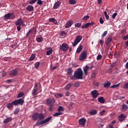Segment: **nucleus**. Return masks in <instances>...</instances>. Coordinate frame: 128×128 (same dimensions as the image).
Wrapping results in <instances>:
<instances>
[{"instance_id":"1","label":"nucleus","mask_w":128,"mask_h":128,"mask_svg":"<svg viewBox=\"0 0 128 128\" xmlns=\"http://www.w3.org/2000/svg\"><path fill=\"white\" fill-rule=\"evenodd\" d=\"M84 76V72L80 68H78L75 72L73 76H70V78L72 80H82Z\"/></svg>"},{"instance_id":"2","label":"nucleus","mask_w":128,"mask_h":128,"mask_svg":"<svg viewBox=\"0 0 128 128\" xmlns=\"http://www.w3.org/2000/svg\"><path fill=\"white\" fill-rule=\"evenodd\" d=\"M68 48H70L68 44H66V43H63L62 45H60L59 50L66 52L68 50Z\"/></svg>"},{"instance_id":"3","label":"nucleus","mask_w":128,"mask_h":128,"mask_svg":"<svg viewBox=\"0 0 128 128\" xmlns=\"http://www.w3.org/2000/svg\"><path fill=\"white\" fill-rule=\"evenodd\" d=\"M86 58H88V52L86 50H84L80 54L79 60L84 62V60H86Z\"/></svg>"},{"instance_id":"4","label":"nucleus","mask_w":128,"mask_h":128,"mask_svg":"<svg viewBox=\"0 0 128 128\" xmlns=\"http://www.w3.org/2000/svg\"><path fill=\"white\" fill-rule=\"evenodd\" d=\"M52 117L50 116L46 118V119L40 121V122H38L36 124V126H40V124H46L47 122H49L50 120H52Z\"/></svg>"},{"instance_id":"5","label":"nucleus","mask_w":128,"mask_h":128,"mask_svg":"<svg viewBox=\"0 0 128 128\" xmlns=\"http://www.w3.org/2000/svg\"><path fill=\"white\" fill-rule=\"evenodd\" d=\"M13 104H14V106H18L20 104V106H22L24 104V100L22 98H20L18 100H16L14 101H13Z\"/></svg>"},{"instance_id":"6","label":"nucleus","mask_w":128,"mask_h":128,"mask_svg":"<svg viewBox=\"0 0 128 128\" xmlns=\"http://www.w3.org/2000/svg\"><path fill=\"white\" fill-rule=\"evenodd\" d=\"M82 40V36L80 35L76 37L74 42L72 43L73 46H76V44H78V42H80V40Z\"/></svg>"},{"instance_id":"7","label":"nucleus","mask_w":128,"mask_h":128,"mask_svg":"<svg viewBox=\"0 0 128 128\" xmlns=\"http://www.w3.org/2000/svg\"><path fill=\"white\" fill-rule=\"evenodd\" d=\"M18 74V68H16L10 70L9 72V74L10 76H16Z\"/></svg>"},{"instance_id":"8","label":"nucleus","mask_w":128,"mask_h":128,"mask_svg":"<svg viewBox=\"0 0 128 128\" xmlns=\"http://www.w3.org/2000/svg\"><path fill=\"white\" fill-rule=\"evenodd\" d=\"M4 18L5 20H12V18H14V15L12 13H8L4 15Z\"/></svg>"},{"instance_id":"9","label":"nucleus","mask_w":128,"mask_h":128,"mask_svg":"<svg viewBox=\"0 0 128 128\" xmlns=\"http://www.w3.org/2000/svg\"><path fill=\"white\" fill-rule=\"evenodd\" d=\"M91 95L92 96V98H96L98 96H100V93L96 90H94L91 92Z\"/></svg>"},{"instance_id":"10","label":"nucleus","mask_w":128,"mask_h":128,"mask_svg":"<svg viewBox=\"0 0 128 128\" xmlns=\"http://www.w3.org/2000/svg\"><path fill=\"white\" fill-rule=\"evenodd\" d=\"M94 22H88L82 26L81 28H88L90 26H94Z\"/></svg>"},{"instance_id":"11","label":"nucleus","mask_w":128,"mask_h":128,"mask_svg":"<svg viewBox=\"0 0 128 128\" xmlns=\"http://www.w3.org/2000/svg\"><path fill=\"white\" fill-rule=\"evenodd\" d=\"M126 118V116L124 114H122L118 116V120L119 122H124Z\"/></svg>"},{"instance_id":"12","label":"nucleus","mask_w":128,"mask_h":128,"mask_svg":"<svg viewBox=\"0 0 128 128\" xmlns=\"http://www.w3.org/2000/svg\"><path fill=\"white\" fill-rule=\"evenodd\" d=\"M86 120L84 118H81L78 120V123L80 126H85L86 123Z\"/></svg>"},{"instance_id":"13","label":"nucleus","mask_w":128,"mask_h":128,"mask_svg":"<svg viewBox=\"0 0 128 128\" xmlns=\"http://www.w3.org/2000/svg\"><path fill=\"white\" fill-rule=\"evenodd\" d=\"M72 24H74V21L72 20L68 21L65 25L66 28H70V26H72Z\"/></svg>"},{"instance_id":"14","label":"nucleus","mask_w":128,"mask_h":128,"mask_svg":"<svg viewBox=\"0 0 128 128\" xmlns=\"http://www.w3.org/2000/svg\"><path fill=\"white\" fill-rule=\"evenodd\" d=\"M15 24L16 26H22V24H24V21L22 20V19H18L17 21L16 22Z\"/></svg>"},{"instance_id":"15","label":"nucleus","mask_w":128,"mask_h":128,"mask_svg":"<svg viewBox=\"0 0 128 128\" xmlns=\"http://www.w3.org/2000/svg\"><path fill=\"white\" fill-rule=\"evenodd\" d=\"M56 100H54V98H48L46 100V103L48 104H52L54 102H55Z\"/></svg>"},{"instance_id":"16","label":"nucleus","mask_w":128,"mask_h":128,"mask_svg":"<svg viewBox=\"0 0 128 128\" xmlns=\"http://www.w3.org/2000/svg\"><path fill=\"white\" fill-rule=\"evenodd\" d=\"M84 72V74L86 76H88V70H90V67L88 66H86L83 68Z\"/></svg>"},{"instance_id":"17","label":"nucleus","mask_w":128,"mask_h":128,"mask_svg":"<svg viewBox=\"0 0 128 128\" xmlns=\"http://www.w3.org/2000/svg\"><path fill=\"white\" fill-rule=\"evenodd\" d=\"M13 120L14 119L12 118V117H8L3 122L4 124H8V122H12Z\"/></svg>"},{"instance_id":"18","label":"nucleus","mask_w":128,"mask_h":128,"mask_svg":"<svg viewBox=\"0 0 128 128\" xmlns=\"http://www.w3.org/2000/svg\"><path fill=\"white\" fill-rule=\"evenodd\" d=\"M14 101L12 102H9L6 105V108H8V110H10V108H14Z\"/></svg>"},{"instance_id":"19","label":"nucleus","mask_w":128,"mask_h":128,"mask_svg":"<svg viewBox=\"0 0 128 128\" xmlns=\"http://www.w3.org/2000/svg\"><path fill=\"white\" fill-rule=\"evenodd\" d=\"M60 2L58 1L56 2L54 4V6H53L54 10H56L57 8H60Z\"/></svg>"},{"instance_id":"20","label":"nucleus","mask_w":128,"mask_h":128,"mask_svg":"<svg viewBox=\"0 0 128 128\" xmlns=\"http://www.w3.org/2000/svg\"><path fill=\"white\" fill-rule=\"evenodd\" d=\"M38 113L36 112L33 114L32 116V119L33 120L36 121L38 120Z\"/></svg>"},{"instance_id":"21","label":"nucleus","mask_w":128,"mask_h":128,"mask_svg":"<svg viewBox=\"0 0 128 128\" xmlns=\"http://www.w3.org/2000/svg\"><path fill=\"white\" fill-rule=\"evenodd\" d=\"M26 10L28 12H34V6L32 5L28 6L26 8Z\"/></svg>"},{"instance_id":"22","label":"nucleus","mask_w":128,"mask_h":128,"mask_svg":"<svg viewBox=\"0 0 128 128\" xmlns=\"http://www.w3.org/2000/svg\"><path fill=\"white\" fill-rule=\"evenodd\" d=\"M38 118L40 120H44V115L42 113L38 114Z\"/></svg>"},{"instance_id":"23","label":"nucleus","mask_w":128,"mask_h":128,"mask_svg":"<svg viewBox=\"0 0 128 128\" xmlns=\"http://www.w3.org/2000/svg\"><path fill=\"white\" fill-rule=\"evenodd\" d=\"M67 70V74H68V76H72V72H74V71H72V68H68Z\"/></svg>"},{"instance_id":"24","label":"nucleus","mask_w":128,"mask_h":128,"mask_svg":"<svg viewBox=\"0 0 128 128\" xmlns=\"http://www.w3.org/2000/svg\"><path fill=\"white\" fill-rule=\"evenodd\" d=\"M98 101L101 104H104L106 100L104 98V97L100 96L98 98Z\"/></svg>"},{"instance_id":"25","label":"nucleus","mask_w":128,"mask_h":128,"mask_svg":"<svg viewBox=\"0 0 128 128\" xmlns=\"http://www.w3.org/2000/svg\"><path fill=\"white\" fill-rule=\"evenodd\" d=\"M82 50V46L80 45L76 50V54H80Z\"/></svg>"},{"instance_id":"26","label":"nucleus","mask_w":128,"mask_h":128,"mask_svg":"<svg viewBox=\"0 0 128 128\" xmlns=\"http://www.w3.org/2000/svg\"><path fill=\"white\" fill-rule=\"evenodd\" d=\"M72 83L70 82L69 84H68L64 88L65 90H70V88H72Z\"/></svg>"},{"instance_id":"27","label":"nucleus","mask_w":128,"mask_h":128,"mask_svg":"<svg viewBox=\"0 0 128 128\" xmlns=\"http://www.w3.org/2000/svg\"><path fill=\"white\" fill-rule=\"evenodd\" d=\"M110 84H111L110 82H108L107 83H106L104 84V88H108L110 86Z\"/></svg>"},{"instance_id":"28","label":"nucleus","mask_w":128,"mask_h":128,"mask_svg":"<svg viewBox=\"0 0 128 128\" xmlns=\"http://www.w3.org/2000/svg\"><path fill=\"white\" fill-rule=\"evenodd\" d=\"M128 106L126 104H124L122 106V112H125V110H128Z\"/></svg>"},{"instance_id":"29","label":"nucleus","mask_w":128,"mask_h":128,"mask_svg":"<svg viewBox=\"0 0 128 128\" xmlns=\"http://www.w3.org/2000/svg\"><path fill=\"white\" fill-rule=\"evenodd\" d=\"M98 114V111L96 110H92L90 112V114L91 116H94L95 114Z\"/></svg>"},{"instance_id":"30","label":"nucleus","mask_w":128,"mask_h":128,"mask_svg":"<svg viewBox=\"0 0 128 128\" xmlns=\"http://www.w3.org/2000/svg\"><path fill=\"white\" fill-rule=\"evenodd\" d=\"M48 49L50 50H48L46 52V54L47 56H50V54H52V48L50 47Z\"/></svg>"},{"instance_id":"31","label":"nucleus","mask_w":128,"mask_h":128,"mask_svg":"<svg viewBox=\"0 0 128 128\" xmlns=\"http://www.w3.org/2000/svg\"><path fill=\"white\" fill-rule=\"evenodd\" d=\"M54 96H56V98H62V94L60 93H57L54 94Z\"/></svg>"},{"instance_id":"32","label":"nucleus","mask_w":128,"mask_h":128,"mask_svg":"<svg viewBox=\"0 0 128 128\" xmlns=\"http://www.w3.org/2000/svg\"><path fill=\"white\" fill-rule=\"evenodd\" d=\"M38 92V88L36 89L34 88L32 91V96H36L38 94H36V92Z\"/></svg>"},{"instance_id":"33","label":"nucleus","mask_w":128,"mask_h":128,"mask_svg":"<svg viewBox=\"0 0 128 128\" xmlns=\"http://www.w3.org/2000/svg\"><path fill=\"white\" fill-rule=\"evenodd\" d=\"M112 39L111 38H108L106 42V44L107 46L108 44H110V42H112Z\"/></svg>"},{"instance_id":"34","label":"nucleus","mask_w":128,"mask_h":128,"mask_svg":"<svg viewBox=\"0 0 128 128\" xmlns=\"http://www.w3.org/2000/svg\"><path fill=\"white\" fill-rule=\"evenodd\" d=\"M34 58H36V55L34 54H32L29 58V60L32 62V60H34Z\"/></svg>"},{"instance_id":"35","label":"nucleus","mask_w":128,"mask_h":128,"mask_svg":"<svg viewBox=\"0 0 128 128\" xmlns=\"http://www.w3.org/2000/svg\"><path fill=\"white\" fill-rule=\"evenodd\" d=\"M49 22H52L54 24H56V22H56V20L54 18H49Z\"/></svg>"},{"instance_id":"36","label":"nucleus","mask_w":128,"mask_h":128,"mask_svg":"<svg viewBox=\"0 0 128 128\" xmlns=\"http://www.w3.org/2000/svg\"><path fill=\"white\" fill-rule=\"evenodd\" d=\"M64 107L62 106H60L58 108V112H64Z\"/></svg>"},{"instance_id":"37","label":"nucleus","mask_w":128,"mask_h":128,"mask_svg":"<svg viewBox=\"0 0 128 128\" xmlns=\"http://www.w3.org/2000/svg\"><path fill=\"white\" fill-rule=\"evenodd\" d=\"M69 4H76V1L75 0H69Z\"/></svg>"},{"instance_id":"38","label":"nucleus","mask_w":128,"mask_h":128,"mask_svg":"<svg viewBox=\"0 0 128 128\" xmlns=\"http://www.w3.org/2000/svg\"><path fill=\"white\" fill-rule=\"evenodd\" d=\"M62 113L61 112H58L55 113L54 114H53L54 116H62Z\"/></svg>"},{"instance_id":"39","label":"nucleus","mask_w":128,"mask_h":128,"mask_svg":"<svg viewBox=\"0 0 128 128\" xmlns=\"http://www.w3.org/2000/svg\"><path fill=\"white\" fill-rule=\"evenodd\" d=\"M120 83H119L116 84H114L111 86L110 88H118L120 86Z\"/></svg>"},{"instance_id":"40","label":"nucleus","mask_w":128,"mask_h":128,"mask_svg":"<svg viewBox=\"0 0 128 128\" xmlns=\"http://www.w3.org/2000/svg\"><path fill=\"white\" fill-rule=\"evenodd\" d=\"M40 64V62H36L34 64L36 68H38Z\"/></svg>"},{"instance_id":"41","label":"nucleus","mask_w":128,"mask_h":128,"mask_svg":"<svg viewBox=\"0 0 128 128\" xmlns=\"http://www.w3.org/2000/svg\"><path fill=\"white\" fill-rule=\"evenodd\" d=\"M36 41L38 42H42L44 38H40V37H38L36 38Z\"/></svg>"},{"instance_id":"42","label":"nucleus","mask_w":128,"mask_h":128,"mask_svg":"<svg viewBox=\"0 0 128 128\" xmlns=\"http://www.w3.org/2000/svg\"><path fill=\"white\" fill-rule=\"evenodd\" d=\"M54 105H51L49 107V110L50 112H52L54 111Z\"/></svg>"},{"instance_id":"43","label":"nucleus","mask_w":128,"mask_h":128,"mask_svg":"<svg viewBox=\"0 0 128 128\" xmlns=\"http://www.w3.org/2000/svg\"><path fill=\"white\" fill-rule=\"evenodd\" d=\"M18 112H20V108H16L14 111V114H18Z\"/></svg>"},{"instance_id":"44","label":"nucleus","mask_w":128,"mask_h":128,"mask_svg":"<svg viewBox=\"0 0 128 128\" xmlns=\"http://www.w3.org/2000/svg\"><path fill=\"white\" fill-rule=\"evenodd\" d=\"M104 14H105V18L106 20H108V18H110V16L108 15V12L106 11L104 12Z\"/></svg>"},{"instance_id":"45","label":"nucleus","mask_w":128,"mask_h":128,"mask_svg":"<svg viewBox=\"0 0 128 128\" xmlns=\"http://www.w3.org/2000/svg\"><path fill=\"white\" fill-rule=\"evenodd\" d=\"M80 86V82H77L74 84V86L75 88H78V86Z\"/></svg>"},{"instance_id":"46","label":"nucleus","mask_w":128,"mask_h":128,"mask_svg":"<svg viewBox=\"0 0 128 128\" xmlns=\"http://www.w3.org/2000/svg\"><path fill=\"white\" fill-rule=\"evenodd\" d=\"M81 26H82V23L78 22L75 24L76 28H80Z\"/></svg>"},{"instance_id":"47","label":"nucleus","mask_w":128,"mask_h":128,"mask_svg":"<svg viewBox=\"0 0 128 128\" xmlns=\"http://www.w3.org/2000/svg\"><path fill=\"white\" fill-rule=\"evenodd\" d=\"M89 18H90V16H86L83 17L82 20H88Z\"/></svg>"},{"instance_id":"48","label":"nucleus","mask_w":128,"mask_h":128,"mask_svg":"<svg viewBox=\"0 0 128 128\" xmlns=\"http://www.w3.org/2000/svg\"><path fill=\"white\" fill-rule=\"evenodd\" d=\"M36 2H38V0H32L30 2L29 4H35Z\"/></svg>"},{"instance_id":"49","label":"nucleus","mask_w":128,"mask_h":128,"mask_svg":"<svg viewBox=\"0 0 128 128\" xmlns=\"http://www.w3.org/2000/svg\"><path fill=\"white\" fill-rule=\"evenodd\" d=\"M60 36H66V32L64 31H63L60 32Z\"/></svg>"},{"instance_id":"50","label":"nucleus","mask_w":128,"mask_h":128,"mask_svg":"<svg viewBox=\"0 0 128 128\" xmlns=\"http://www.w3.org/2000/svg\"><path fill=\"white\" fill-rule=\"evenodd\" d=\"M30 34H34V32H32V30H30L26 34V36L28 38V36H30Z\"/></svg>"},{"instance_id":"51","label":"nucleus","mask_w":128,"mask_h":128,"mask_svg":"<svg viewBox=\"0 0 128 128\" xmlns=\"http://www.w3.org/2000/svg\"><path fill=\"white\" fill-rule=\"evenodd\" d=\"M31 30L32 32H34V34H36V29L35 28H32Z\"/></svg>"},{"instance_id":"52","label":"nucleus","mask_w":128,"mask_h":128,"mask_svg":"<svg viewBox=\"0 0 128 128\" xmlns=\"http://www.w3.org/2000/svg\"><path fill=\"white\" fill-rule=\"evenodd\" d=\"M108 34V31H105L102 34V38H104Z\"/></svg>"},{"instance_id":"53","label":"nucleus","mask_w":128,"mask_h":128,"mask_svg":"<svg viewBox=\"0 0 128 128\" xmlns=\"http://www.w3.org/2000/svg\"><path fill=\"white\" fill-rule=\"evenodd\" d=\"M102 58V56L101 54H98L96 57L97 60H101Z\"/></svg>"},{"instance_id":"54","label":"nucleus","mask_w":128,"mask_h":128,"mask_svg":"<svg viewBox=\"0 0 128 128\" xmlns=\"http://www.w3.org/2000/svg\"><path fill=\"white\" fill-rule=\"evenodd\" d=\"M24 96V93L21 92L18 94V98H22V96Z\"/></svg>"},{"instance_id":"55","label":"nucleus","mask_w":128,"mask_h":128,"mask_svg":"<svg viewBox=\"0 0 128 128\" xmlns=\"http://www.w3.org/2000/svg\"><path fill=\"white\" fill-rule=\"evenodd\" d=\"M6 82L8 84H10V82H14V79H10L6 80Z\"/></svg>"},{"instance_id":"56","label":"nucleus","mask_w":128,"mask_h":128,"mask_svg":"<svg viewBox=\"0 0 128 128\" xmlns=\"http://www.w3.org/2000/svg\"><path fill=\"white\" fill-rule=\"evenodd\" d=\"M116 16H118V13H114L112 16V18L114 20V18H116Z\"/></svg>"},{"instance_id":"57","label":"nucleus","mask_w":128,"mask_h":128,"mask_svg":"<svg viewBox=\"0 0 128 128\" xmlns=\"http://www.w3.org/2000/svg\"><path fill=\"white\" fill-rule=\"evenodd\" d=\"M106 113V110H103L102 112H100V116H104V114Z\"/></svg>"},{"instance_id":"58","label":"nucleus","mask_w":128,"mask_h":128,"mask_svg":"<svg viewBox=\"0 0 128 128\" xmlns=\"http://www.w3.org/2000/svg\"><path fill=\"white\" fill-rule=\"evenodd\" d=\"M37 4H40V6H42V0H38Z\"/></svg>"},{"instance_id":"59","label":"nucleus","mask_w":128,"mask_h":128,"mask_svg":"<svg viewBox=\"0 0 128 128\" xmlns=\"http://www.w3.org/2000/svg\"><path fill=\"white\" fill-rule=\"evenodd\" d=\"M112 52H110V53L108 54V56L110 58H112Z\"/></svg>"},{"instance_id":"60","label":"nucleus","mask_w":128,"mask_h":128,"mask_svg":"<svg viewBox=\"0 0 128 128\" xmlns=\"http://www.w3.org/2000/svg\"><path fill=\"white\" fill-rule=\"evenodd\" d=\"M124 88H126V90H128V82H126L124 84Z\"/></svg>"},{"instance_id":"61","label":"nucleus","mask_w":128,"mask_h":128,"mask_svg":"<svg viewBox=\"0 0 128 128\" xmlns=\"http://www.w3.org/2000/svg\"><path fill=\"white\" fill-rule=\"evenodd\" d=\"M100 24H104V20H102V18H100Z\"/></svg>"},{"instance_id":"62","label":"nucleus","mask_w":128,"mask_h":128,"mask_svg":"<svg viewBox=\"0 0 128 128\" xmlns=\"http://www.w3.org/2000/svg\"><path fill=\"white\" fill-rule=\"evenodd\" d=\"M122 38L124 40H128V34L127 35H126V36H124Z\"/></svg>"},{"instance_id":"63","label":"nucleus","mask_w":128,"mask_h":128,"mask_svg":"<svg viewBox=\"0 0 128 128\" xmlns=\"http://www.w3.org/2000/svg\"><path fill=\"white\" fill-rule=\"evenodd\" d=\"M20 30H22V28H20V26H17V30L18 32H20Z\"/></svg>"},{"instance_id":"64","label":"nucleus","mask_w":128,"mask_h":128,"mask_svg":"<svg viewBox=\"0 0 128 128\" xmlns=\"http://www.w3.org/2000/svg\"><path fill=\"white\" fill-rule=\"evenodd\" d=\"M96 74L95 73H93V74L91 75L92 78H96Z\"/></svg>"}]
</instances>
